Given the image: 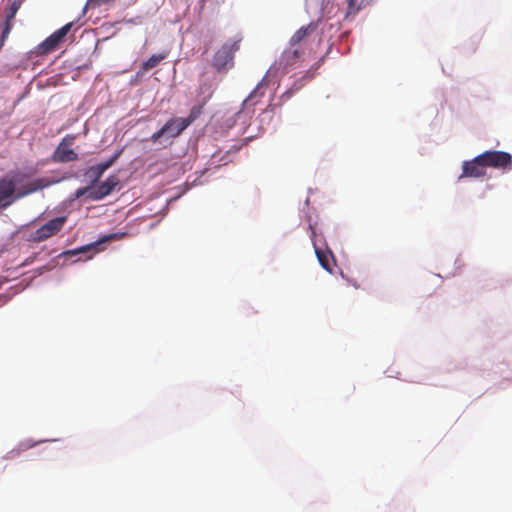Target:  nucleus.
<instances>
[{
    "mask_svg": "<svg viewBox=\"0 0 512 512\" xmlns=\"http://www.w3.org/2000/svg\"><path fill=\"white\" fill-rule=\"evenodd\" d=\"M348 2V14H356L360 8L363 0H347Z\"/></svg>",
    "mask_w": 512,
    "mask_h": 512,
    "instance_id": "nucleus-21",
    "label": "nucleus"
},
{
    "mask_svg": "<svg viewBox=\"0 0 512 512\" xmlns=\"http://www.w3.org/2000/svg\"><path fill=\"white\" fill-rule=\"evenodd\" d=\"M16 182L12 178L0 179V210L10 206L15 198Z\"/></svg>",
    "mask_w": 512,
    "mask_h": 512,
    "instance_id": "nucleus-7",
    "label": "nucleus"
},
{
    "mask_svg": "<svg viewBox=\"0 0 512 512\" xmlns=\"http://www.w3.org/2000/svg\"><path fill=\"white\" fill-rule=\"evenodd\" d=\"M120 184V179L116 175L109 176L104 182H101L96 188L89 192V198L98 201L111 194Z\"/></svg>",
    "mask_w": 512,
    "mask_h": 512,
    "instance_id": "nucleus-6",
    "label": "nucleus"
},
{
    "mask_svg": "<svg viewBox=\"0 0 512 512\" xmlns=\"http://www.w3.org/2000/svg\"><path fill=\"white\" fill-rule=\"evenodd\" d=\"M239 50V41L225 42L213 57V66L218 72L226 71L233 64L234 53Z\"/></svg>",
    "mask_w": 512,
    "mask_h": 512,
    "instance_id": "nucleus-1",
    "label": "nucleus"
},
{
    "mask_svg": "<svg viewBox=\"0 0 512 512\" xmlns=\"http://www.w3.org/2000/svg\"><path fill=\"white\" fill-rule=\"evenodd\" d=\"M481 155L485 168L491 167L495 169L512 170V156L505 151L490 150L485 151Z\"/></svg>",
    "mask_w": 512,
    "mask_h": 512,
    "instance_id": "nucleus-2",
    "label": "nucleus"
},
{
    "mask_svg": "<svg viewBox=\"0 0 512 512\" xmlns=\"http://www.w3.org/2000/svg\"><path fill=\"white\" fill-rule=\"evenodd\" d=\"M87 191H89V188H80L76 191V197H81L84 195Z\"/></svg>",
    "mask_w": 512,
    "mask_h": 512,
    "instance_id": "nucleus-24",
    "label": "nucleus"
},
{
    "mask_svg": "<svg viewBox=\"0 0 512 512\" xmlns=\"http://www.w3.org/2000/svg\"><path fill=\"white\" fill-rule=\"evenodd\" d=\"M75 140V136L66 135L61 143L56 148L53 154V161L57 163H67L76 161L78 159V154L70 148Z\"/></svg>",
    "mask_w": 512,
    "mask_h": 512,
    "instance_id": "nucleus-4",
    "label": "nucleus"
},
{
    "mask_svg": "<svg viewBox=\"0 0 512 512\" xmlns=\"http://www.w3.org/2000/svg\"><path fill=\"white\" fill-rule=\"evenodd\" d=\"M203 105H197L192 107L188 117L183 118V121H180L181 128H187L191 123H193L199 116L202 114Z\"/></svg>",
    "mask_w": 512,
    "mask_h": 512,
    "instance_id": "nucleus-17",
    "label": "nucleus"
},
{
    "mask_svg": "<svg viewBox=\"0 0 512 512\" xmlns=\"http://www.w3.org/2000/svg\"><path fill=\"white\" fill-rule=\"evenodd\" d=\"M311 78L312 77L308 76V75H305V76L299 78L292 84V86L287 91H285L282 94L281 98L285 99V100L289 99L294 93L299 91L306 84V82L309 81Z\"/></svg>",
    "mask_w": 512,
    "mask_h": 512,
    "instance_id": "nucleus-16",
    "label": "nucleus"
},
{
    "mask_svg": "<svg viewBox=\"0 0 512 512\" xmlns=\"http://www.w3.org/2000/svg\"><path fill=\"white\" fill-rule=\"evenodd\" d=\"M60 43L61 42L51 34L38 46V52L39 54L50 53L56 50Z\"/></svg>",
    "mask_w": 512,
    "mask_h": 512,
    "instance_id": "nucleus-15",
    "label": "nucleus"
},
{
    "mask_svg": "<svg viewBox=\"0 0 512 512\" xmlns=\"http://www.w3.org/2000/svg\"><path fill=\"white\" fill-rule=\"evenodd\" d=\"M54 183H55V181H53V180H51L49 178H45V177L37 178V179L27 183L26 185H23L18 190L17 194L15 195V198L25 197V196H27L29 194L37 192L38 190L47 188V187L51 186Z\"/></svg>",
    "mask_w": 512,
    "mask_h": 512,
    "instance_id": "nucleus-11",
    "label": "nucleus"
},
{
    "mask_svg": "<svg viewBox=\"0 0 512 512\" xmlns=\"http://www.w3.org/2000/svg\"><path fill=\"white\" fill-rule=\"evenodd\" d=\"M180 121H183V118H172L166 122V124L157 132L151 135V141L156 143L159 139L167 135L169 137H176L182 133L186 128H181Z\"/></svg>",
    "mask_w": 512,
    "mask_h": 512,
    "instance_id": "nucleus-9",
    "label": "nucleus"
},
{
    "mask_svg": "<svg viewBox=\"0 0 512 512\" xmlns=\"http://www.w3.org/2000/svg\"><path fill=\"white\" fill-rule=\"evenodd\" d=\"M93 245H89V246H83L81 248H78V249H75V250H71V251H68L67 254H70V255H76V254H79V253H84L86 251H88Z\"/></svg>",
    "mask_w": 512,
    "mask_h": 512,
    "instance_id": "nucleus-23",
    "label": "nucleus"
},
{
    "mask_svg": "<svg viewBox=\"0 0 512 512\" xmlns=\"http://www.w3.org/2000/svg\"><path fill=\"white\" fill-rule=\"evenodd\" d=\"M67 221L66 216L56 217L51 219L40 228H38L32 235V240L34 242H43L48 238L56 235L60 232Z\"/></svg>",
    "mask_w": 512,
    "mask_h": 512,
    "instance_id": "nucleus-3",
    "label": "nucleus"
},
{
    "mask_svg": "<svg viewBox=\"0 0 512 512\" xmlns=\"http://www.w3.org/2000/svg\"><path fill=\"white\" fill-rule=\"evenodd\" d=\"M166 58V54H153L147 61L142 64L143 72L149 71L156 67L162 60Z\"/></svg>",
    "mask_w": 512,
    "mask_h": 512,
    "instance_id": "nucleus-18",
    "label": "nucleus"
},
{
    "mask_svg": "<svg viewBox=\"0 0 512 512\" xmlns=\"http://www.w3.org/2000/svg\"><path fill=\"white\" fill-rule=\"evenodd\" d=\"M21 0H13L10 2L5 19L2 23H0V50L3 48L6 40L9 37V34L13 27L14 18L21 7Z\"/></svg>",
    "mask_w": 512,
    "mask_h": 512,
    "instance_id": "nucleus-5",
    "label": "nucleus"
},
{
    "mask_svg": "<svg viewBox=\"0 0 512 512\" xmlns=\"http://www.w3.org/2000/svg\"><path fill=\"white\" fill-rule=\"evenodd\" d=\"M73 25H74L73 22H69V23L65 24L63 27H61L60 29L56 30L52 34H53V36H55V38H57L60 42H62L64 40V38L66 37V35L70 32Z\"/></svg>",
    "mask_w": 512,
    "mask_h": 512,
    "instance_id": "nucleus-19",
    "label": "nucleus"
},
{
    "mask_svg": "<svg viewBox=\"0 0 512 512\" xmlns=\"http://www.w3.org/2000/svg\"><path fill=\"white\" fill-rule=\"evenodd\" d=\"M480 158L481 155H478L470 161L463 162L462 174L460 175L459 179L465 177L480 178L485 176L486 168L484 166L483 160Z\"/></svg>",
    "mask_w": 512,
    "mask_h": 512,
    "instance_id": "nucleus-8",
    "label": "nucleus"
},
{
    "mask_svg": "<svg viewBox=\"0 0 512 512\" xmlns=\"http://www.w3.org/2000/svg\"><path fill=\"white\" fill-rule=\"evenodd\" d=\"M60 43L61 42L51 34L38 46V52L39 54L50 53L56 50Z\"/></svg>",
    "mask_w": 512,
    "mask_h": 512,
    "instance_id": "nucleus-14",
    "label": "nucleus"
},
{
    "mask_svg": "<svg viewBox=\"0 0 512 512\" xmlns=\"http://www.w3.org/2000/svg\"><path fill=\"white\" fill-rule=\"evenodd\" d=\"M301 56V53L299 52V50L295 49L293 51H286L282 58H283V61L285 62V64L287 65H291L294 63V61L298 58H300Z\"/></svg>",
    "mask_w": 512,
    "mask_h": 512,
    "instance_id": "nucleus-20",
    "label": "nucleus"
},
{
    "mask_svg": "<svg viewBox=\"0 0 512 512\" xmlns=\"http://www.w3.org/2000/svg\"><path fill=\"white\" fill-rule=\"evenodd\" d=\"M315 254L320 265L328 272H333L334 256L330 250H323L314 244Z\"/></svg>",
    "mask_w": 512,
    "mask_h": 512,
    "instance_id": "nucleus-12",
    "label": "nucleus"
},
{
    "mask_svg": "<svg viewBox=\"0 0 512 512\" xmlns=\"http://www.w3.org/2000/svg\"><path fill=\"white\" fill-rule=\"evenodd\" d=\"M33 445H25V444H21L20 445V450L24 451L26 449H28L29 447H32Z\"/></svg>",
    "mask_w": 512,
    "mask_h": 512,
    "instance_id": "nucleus-25",
    "label": "nucleus"
},
{
    "mask_svg": "<svg viewBox=\"0 0 512 512\" xmlns=\"http://www.w3.org/2000/svg\"><path fill=\"white\" fill-rule=\"evenodd\" d=\"M315 30V26L311 23L306 27H301L299 30L295 32V34L290 39V45L295 46L302 42L306 37H308L311 32Z\"/></svg>",
    "mask_w": 512,
    "mask_h": 512,
    "instance_id": "nucleus-13",
    "label": "nucleus"
},
{
    "mask_svg": "<svg viewBox=\"0 0 512 512\" xmlns=\"http://www.w3.org/2000/svg\"><path fill=\"white\" fill-rule=\"evenodd\" d=\"M114 238H116V235H115V234L109 235V236L107 237V239H114Z\"/></svg>",
    "mask_w": 512,
    "mask_h": 512,
    "instance_id": "nucleus-26",
    "label": "nucleus"
},
{
    "mask_svg": "<svg viewBox=\"0 0 512 512\" xmlns=\"http://www.w3.org/2000/svg\"><path fill=\"white\" fill-rule=\"evenodd\" d=\"M121 151L116 152L112 157H110L107 161L91 166L87 172V177L91 180L92 184H95L102 177L104 172L109 169L115 161L119 158Z\"/></svg>",
    "mask_w": 512,
    "mask_h": 512,
    "instance_id": "nucleus-10",
    "label": "nucleus"
},
{
    "mask_svg": "<svg viewBox=\"0 0 512 512\" xmlns=\"http://www.w3.org/2000/svg\"><path fill=\"white\" fill-rule=\"evenodd\" d=\"M262 83H259L256 88L250 93V95L244 100L243 105H247L250 101H252L257 95L258 91L261 89Z\"/></svg>",
    "mask_w": 512,
    "mask_h": 512,
    "instance_id": "nucleus-22",
    "label": "nucleus"
}]
</instances>
